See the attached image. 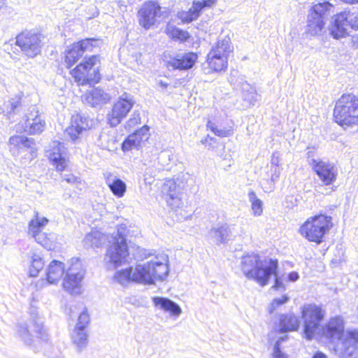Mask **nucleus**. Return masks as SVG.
I'll return each mask as SVG.
<instances>
[{
  "label": "nucleus",
  "instance_id": "13",
  "mask_svg": "<svg viewBox=\"0 0 358 358\" xmlns=\"http://www.w3.org/2000/svg\"><path fill=\"white\" fill-rule=\"evenodd\" d=\"M15 44L24 55L33 58L41 52V35L31 31H22L16 36Z\"/></svg>",
  "mask_w": 358,
  "mask_h": 358
},
{
  "label": "nucleus",
  "instance_id": "54",
  "mask_svg": "<svg viewBox=\"0 0 358 358\" xmlns=\"http://www.w3.org/2000/svg\"><path fill=\"white\" fill-rule=\"evenodd\" d=\"M288 280L290 281V282H295L299 278V273L297 272H295V271H292L291 273H289L288 274Z\"/></svg>",
  "mask_w": 358,
  "mask_h": 358
},
{
  "label": "nucleus",
  "instance_id": "31",
  "mask_svg": "<svg viewBox=\"0 0 358 358\" xmlns=\"http://www.w3.org/2000/svg\"><path fill=\"white\" fill-rule=\"evenodd\" d=\"M108 236L99 231H92L87 234L83 239V245L85 248H100L106 241Z\"/></svg>",
  "mask_w": 358,
  "mask_h": 358
},
{
  "label": "nucleus",
  "instance_id": "9",
  "mask_svg": "<svg viewBox=\"0 0 358 358\" xmlns=\"http://www.w3.org/2000/svg\"><path fill=\"white\" fill-rule=\"evenodd\" d=\"M48 223V220L41 217L36 211L34 217L29 222L28 234L35 241L48 250H52L55 247L56 236L55 234H46L42 231V229Z\"/></svg>",
  "mask_w": 358,
  "mask_h": 358
},
{
  "label": "nucleus",
  "instance_id": "16",
  "mask_svg": "<svg viewBox=\"0 0 358 358\" xmlns=\"http://www.w3.org/2000/svg\"><path fill=\"white\" fill-rule=\"evenodd\" d=\"M101 40L96 38H85L75 43L67 50L65 55V62L70 68L83 55L85 51H92L94 47L99 46Z\"/></svg>",
  "mask_w": 358,
  "mask_h": 358
},
{
  "label": "nucleus",
  "instance_id": "29",
  "mask_svg": "<svg viewBox=\"0 0 358 358\" xmlns=\"http://www.w3.org/2000/svg\"><path fill=\"white\" fill-rule=\"evenodd\" d=\"M64 264L58 260H52L46 269V280L49 284H56L64 275Z\"/></svg>",
  "mask_w": 358,
  "mask_h": 358
},
{
  "label": "nucleus",
  "instance_id": "53",
  "mask_svg": "<svg viewBox=\"0 0 358 358\" xmlns=\"http://www.w3.org/2000/svg\"><path fill=\"white\" fill-rule=\"evenodd\" d=\"M214 134L218 136H220V137H226V136H229L230 134V132L229 131H226V130H224V129H217Z\"/></svg>",
  "mask_w": 358,
  "mask_h": 358
},
{
  "label": "nucleus",
  "instance_id": "42",
  "mask_svg": "<svg viewBox=\"0 0 358 358\" xmlns=\"http://www.w3.org/2000/svg\"><path fill=\"white\" fill-rule=\"evenodd\" d=\"M17 335L27 345H30L33 343V337L30 333L28 327L25 324H19L15 327Z\"/></svg>",
  "mask_w": 358,
  "mask_h": 358
},
{
  "label": "nucleus",
  "instance_id": "25",
  "mask_svg": "<svg viewBox=\"0 0 358 358\" xmlns=\"http://www.w3.org/2000/svg\"><path fill=\"white\" fill-rule=\"evenodd\" d=\"M350 25L348 20V14L341 13L334 16L331 24L329 27L330 34L334 38L345 37L347 34V27Z\"/></svg>",
  "mask_w": 358,
  "mask_h": 358
},
{
  "label": "nucleus",
  "instance_id": "62",
  "mask_svg": "<svg viewBox=\"0 0 358 358\" xmlns=\"http://www.w3.org/2000/svg\"><path fill=\"white\" fill-rule=\"evenodd\" d=\"M159 85L163 87H167V84L164 83L163 81H160L159 82Z\"/></svg>",
  "mask_w": 358,
  "mask_h": 358
},
{
  "label": "nucleus",
  "instance_id": "46",
  "mask_svg": "<svg viewBox=\"0 0 358 358\" xmlns=\"http://www.w3.org/2000/svg\"><path fill=\"white\" fill-rule=\"evenodd\" d=\"M289 299V296L286 294L280 298L274 299L268 307V312L270 313H273L278 306L287 303Z\"/></svg>",
  "mask_w": 358,
  "mask_h": 358
},
{
  "label": "nucleus",
  "instance_id": "15",
  "mask_svg": "<svg viewBox=\"0 0 358 358\" xmlns=\"http://www.w3.org/2000/svg\"><path fill=\"white\" fill-rule=\"evenodd\" d=\"M134 103L131 95H122L107 115L108 124L113 127L117 126L130 111Z\"/></svg>",
  "mask_w": 358,
  "mask_h": 358
},
{
  "label": "nucleus",
  "instance_id": "45",
  "mask_svg": "<svg viewBox=\"0 0 358 358\" xmlns=\"http://www.w3.org/2000/svg\"><path fill=\"white\" fill-rule=\"evenodd\" d=\"M165 199L168 206H169L172 209L176 210L178 208H180L183 205L181 192L165 197Z\"/></svg>",
  "mask_w": 358,
  "mask_h": 358
},
{
  "label": "nucleus",
  "instance_id": "11",
  "mask_svg": "<svg viewBox=\"0 0 358 358\" xmlns=\"http://www.w3.org/2000/svg\"><path fill=\"white\" fill-rule=\"evenodd\" d=\"M45 121L39 114L36 106L29 108L24 115L22 120L17 126V131H22L29 134H38L41 133L45 127Z\"/></svg>",
  "mask_w": 358,
  "mask_h": 358
},
{
  "label": "nucleus",
  "instance_id": "44",
  "mask_svg": "<svg viewBox=\"0 0 358 358\" xmlns=\"http://www.w3.org/2000/svg\"><path fill=\"white\" fill-rule=\"evenodd\" d=\"M33 327L34 328V331H35L37 337L43 341L48 340V335L47 334L46 329L43 327V322L40 318H38L34 321Z\"/></svg>",
  "mask_w": 358,
  "mask_h": 358
},
{
  "label": "nucleus",
  "instance_id": "61",
  "mask_svg": "<svg viewBox=\"0 0 358 358\" xmlns=\"http://www.w3.org/2000/svg\"><path fill=\"white\" fill-rule=\"evenodd\" d=\"M208 138H210V140H214V138L213 137H210L209 136H208L203 141H201V143H206L208 141Z\"/></svg>",
  "mask_w": 358,
  "mask_h": 358
},
{
  "label": "nucleus",
  "instance_id": "19",
  "mask_svg": "<svg viewBox=\"0 0 358 358\" xmlns=\"http://www.w3.org/2000/svg\"><path fill=\"white\" fill-rule=\"evenodd\" d=\"M338 350L344 358H357L358 350V331H346L338 340Z\"/></svg>",
  "mask_w": 358,
  "mask_h": 358
},
{
  "label": "nucleus",
  "instance_id": "30",
  "mask_svg": "<svg viewBox=\"0 0 358 358\" xmlns=\"http://www.w3.org/2000/svg\"><path fill=\"white\" fill-rule=\"evenodd\" d=\"M23 107L20 97H15L4 101L0 106L1 113L6 115L8 119L14 118L15 115L20 114Z\"/></svg>",
  "mask_w": 358,
  "mask_h": 358
},
{
  "label": "nucleus",
  "instance_id": "27",
  "mask_svg": "<svg viewBox=\"0 0 358 358\" xmlns=\"http://www.w3.org/2000/svg\"><path fill=\"white\" fill-rule=\"evenodd\" d=\"M83 101L92 107L101 106L109 101L110 96L108 94L99 88H94L86 92L83 96Z\"/></svg>",
  "mask_w": 358,
  "mask_h": 358
},
{
  "label": "nucleus",
  "instance_id": "57",
  "mask_svg": "<svg viewBox=\"0 0 358 358\" xmlns=\"http://www.w3.org/2000/svg\"><path fill=\"white\" fill-rule=\"evenodd\" d=\"M279 163V158L278 157H275V154L273 155L271 162V166H278Z\"/></svg>",
  "mask_w": 358,
  "mask_h": 358
},
{
  "label": "nucleus",
  "instance_id": "12",
  "mask_svg": "<svg viewBox=\"0 0 358 358\" xmlns=\"http://www.w3.org/2000/svg\"><path fill=\"white\" fill-rule=\"evenodd\" d=\"M166 12L162 10V7L157 2L148 1L145 2L138 11V21L142 27L148 30Z\"/></svg>",
  "mask_w": 358,
  "mask_h": 358
},
{
  "label": "nucleus",
  "instance_id": "55",
  "mask_svg": "<svg viewBox=\"0 0 358 358\" xmlns=\"http://www.w3.org/2000/svg\"><path fill=\"white\" fill-rule=\"evenodd\" d=\"M351 43L354 48L358 49V33L352 36Z\"/></svg>",
  "mask_w": 358,
  "mask_h": 358
},
{
  "label": "nucleus",
  "instance_id": "41",
  "mask_svg": "<svg viewBox=\"0 0 358 358\" xmlns=\"http://www.w3.org/2000/svg\"><path fill=\"white\" fill-rule=\"evenodd\" d=\"M181 189L182 188L176 184V181L171 179L166 180L162 187V192L165 197L180 193Z\"/></svg>",
  "mask_w": 358,
  "mask_h": 358
},
{
  "label": "nucleus",
  "instance_id": "48",
  "mask_svg": "<svg viewBox=\"0 0 358 358\" xmlns=\"http://www.w3.org/2000/svg\"><path fill=\"white\" fill-rule=\"evenodd\" d=\"M141 122V117L140 114L138 112H134L129 118V120L127 122L125 127L127 129H131L138 124Z\"/></svg>",
  "mask_w": 358,
  "mask_h": 358
},
{
  "label": "nucleus",
  "instance_id": "4",
  "mask_svg": "<svg viewBox=\"0 0 358 358\" xmlns=\"http://www.w3.org/2000/svg\"><path fill=\"white\" fill-rule=\"evenodd\" d=\"M127 226L122 224L117 226L116 234L111 236V244L107 248L105 260L114 267L120 266L128 255L126 243Z\"/></svg>",
  "mask_w": 358,
  "mask_h": 358
},
{
  "label": "nucleus",
  "instance_id": "23",
  "mask_svg": "<svg viewBox=\"0 0 358 358\" xmlns=\"http://www.w3.org/2000/svg\"><path fill=\"white\" fill-rule=\"evenodd\" d=\"M344 332L343 320L339 316L331 318L323 328L324 336L331 342L338 341Z\"/></svg>",
  "mask_w": 358,
  "mask_h": 358
},
{
  "label": "nucleus",
  "instance_id": "56",
  "mask_svg": "<svg viewBox=\"0 0 358 358\" xmlns=\"http://www.w3.org/2000/svg\"><path fill=\"white\" fill-rule=\"evenodd\" d=\"M64 180L69 183H75L78 178L73 175H67L65 176Z\"/></svg>",
  "mask_w": 358,
  "mask_h": 358
},
{
  "label": "nucleus",
  "instance_id": "17",
  "mask_svg": "<svg viewBox=\"0 0 358 358\" xmlns=\"http://www.w3.org/2000/svg\"><path fill=\"white\" fill-rule=\"evenodd\" d=\"M90 315L86 308L79 315L78 322L71 332V340L78 350L85 348L88 343L87 327L90 323Z\"/></svg>",
  "mask_w": 358,
  "mask_h": 358
},
{
  "label": "nucleus",
  "instance_id": "18",
  "mask_svg": "<svg viewBox=\"0 0 358 358\" xmlns=\"http://www.w3.org/2000/svg\"><path fill=\"white\" fill-rule=\"evenodd\" d=\"M229 81L234 88L241 91L244 101L250 106H253L259 100L256 90L252 87L242 76H238V72H231Z\"/></svg>",
  "mask_w": 358,
  "mask_h": 358
},
{
  "label": "nucleus",
  "instance_id": "40",
  "mask_svg": "<svg viewBox=\"0 0 358 358\" xmlns=\"http://www.w3.org/2000/svg\"><path fill=\"white\" fill-rule=\"evenodd\" d=\"M31 264L29 269V275L31 277L37 276L39 271L44 266V262L38 254H33L31 258Z\"/></svg>",
  "mask_w": 358,
  "mask_h": 358
},
{
  "label": "nucleus",
  "instance_id": "50",
  "mask_svg": "<svg viewBox=\"0 0 358 358\" xmlns=\"http://www.w3.org/2000/svg\"><path fill=\"white\" fill-rule=\"evenodd\" d=\"M270 172L271 180L273 183H275L278 180L280 175V169L277 166H271Z\"/></svg>",
  "mask_w": 358,
  "mask_h": 358
},
{
  "label": "nucleus",
  "instance_id": "7",
  "mask_svg": "<svg viewBox=\"0 0 358 358\" xmlns=\"http://www.w3.org/2000/svg\"><path fill=\"white\" fill-rule=\"evenodd\" d=\"M331 221L330 216L324 215L310 217L301 227V234L309 241L320 243L331 227Z\"/></svg>",
  "mask_w": 358,
  "mask_h": 358
},
{
  "label": "nucleus",
  "instance_id": "34",
  "mask_svg": "<svg viewBox=\"0 0 358 358\" xmlns=\"http://www.w3.org/2000/svg\"><path fill=\"white\" fill-rule=\"evenodd\" d=\"M98 144L102 149L113 150L116 145L114 133L111 131L103 130L99 136Z\"/></svg>",
  "mask_w": 358,
  "mask_h": 358
},
{
  "label": "nucleus",
  "instance_id": "37",
  "mask_svg": "<svg viewBox=\"0 0 358 358\" xmlns=\"http://www.w3.org/2000/svg\"><path fill=\"white\" fill-rule=\"evenodd\" d=\"M107 184L113 193L117 197H122L126 191V184L120 178H108Z\"/></svg>",
  "mask_w": 358,
  "mask_h": 358
},
{
  "label": "nucleus",
  "instance_id": "49",
  "mask_svg": "<svg viewBox=\"0 0 358 358\" xmlns=\"http://www.w3.org/2000/svg\"><path fill=\"white\" fill-rule=\"evenodd\" d=\"M347 14L349 24L351 26L352 29H358V13Z\"/></svg>",
  "mask_w": 358,
  "mask_h": 358
},
{
  "label": "nucleus",
  "instance_id": "26",
  "mask_svg": "<svg viewBox=\"0 0 358 358\" xmlns=\"http://www.w3.org/2000/svg\"><path fill=\"white\" fill-rule=\"evenodd\" d=\"M87 118L80 115H73L71 118V125L66 129V132L71 137L72 141H76L79 134L83 130L89 128V122Z\"/></svg>",
  "mask_w": 358,
  "mask_h": 358
},
{
  "label": "nucleus",
  "instance_id": "58",
  "mask_svg": "<svg viewBox=\"0 0 358 358\" xmlns=\"http://www.w3.org/2000/svg\"><path fill=\"white\" fill-rule=\"evenodd\" d=\"M207 127L209 128L213 133L215 132V131L217 129L215 126V124L213 123L211 121H208V123H207Z\"/></svg>",
  "mask_w": 358,
  "mask_h": 358
},
{
  "label": "nucleus",
  "instance_id": "32",
  "mask_svg": "<svg viewBox=\"0 0 358 358\" xmlns=\"http://www.w3.org/2000/svg\"><path fill=\"white\" fill-rule=\"evenodd\" d=\"M200 4L195 3L194 1L192 7L187 10H182L178 13L177 17L181 20L182 24L190 23L196 20L200 15L201 7Z\"/></svg>",
  "mask_w": 358,
  "mask_h": 358
},
{
  "label": "nucleus",
  "instance_id": "5",
  "mask_svg": "<svg viewBox=\"0 0 358 358\" xmlns=\"http://www.w3.org/2000/svg\"><path fill=\"white\" fill-rule=\"evenodd\" d=\"M333 5L329 1L314 3L309 10L307 20V32L311 36L322 34L331 16Z\"/></svg>",
  "mask_w": 358,
  "mask_h": 358
},
{
  "label": "nucleus",
  "instance_id": "1",
  "mask_svg": "<svg viewBox=\"0 0 358 358\" xmlns=\"http://www.w3.org/2000/svg\"><path fill=\"white\" fill-rule=\"evenodd\" d=\"M168 257L162 255L143 264H138L134 269L129 267L116 272L114 278L122 285L131 282L154 285L156 280H164L169 274Z\"/></svg>",
  "mask_w": 358,
  "mask_h": 358
},
{
  "label": "nucleus",
  "instance_id": "33",
  "mask_svg": "<svg viewBox=\"0 0 358 358\" xmlns=\"http://www.w3.org/2000/svg\"><path fill=\"white\" fill-rule=\"evenodd\" d=\"M299 324L298 317L293 314L282 315L280 318V329L282 332L296 331Z\"/></svg>",
  "mask_w": 358,
  "mask_h": 358
},
{
  "label": "nucleus",
  "instance_id": "63",
  "mask_svg": "<svg viewBox=\"0 0 358 358\" xmlns=\"http://www.w3.org/2000/svg\"><path fill=\"white\" fill-rule=\"evenodd\" d=\"M4 5V1L2 0H0V9L3 7Z\"/></svg>",
  "mask_w": 358,
  "mask_h": 358
},
{
  "label": "nucleus",
  "instance_id": "52",
  "mask_svg": "<svg viewBox=\"0 0 358 358\" xmlns=\"http://www.w3.org/2000/svg\"><path fill=\"white\" fill-rule=\"evenodd\" d=\"M149 131V128L147 126H143L141 129L136 130L134 134H136L138 137H142V140L144 137L148 138V132Z\"/></svg>",
  "mask_w": 358,
  "mask_h": 358
},
{
  "label": "nucleus",
  "instance_id": "36",
  "mask_svg": "<svg viewBox=\"0 0 358 358\" xmlns=\"http://www.w3.org/2000/svg\"><path fill=\"white\" fill-rule=\"evenodd\" d=\"M232 51L230 39L225 38L219 40L215 45L213 46L209 52H214L215 55L228 58L229 53Z\"/></svg>",
  "mask_w": 358,
  "mask_h": 358
},
{
  "label": "nucleus",
  "instance_id": "59",
  "mask_svg": "<svg viewBox=\"0 0 358 358\" xmlns=\"http://www.w3.org/2000/svg\"><path fill=\"white\" fill-rule=\"evenodd\" d=\"M312 358H327L325 354L321 352H317Z\"/></svg>",
  "mask_w": 358,
  "mask_h": 358
},
{
  "label": "nucleus",
  "instance_id": "38",
  "mask_svg": "<svg viewBox=\"0 0 358 358\" xmlns=\"http://www.w3.org/2000/svg\"><path fill=\"white\" fill-rule=\"evenodd\" d=\"M166 34L173 39L180 41H186L190 37L187 31H184L171 24H168L166 28Z\"/></svg>",
  "mask_w": 358,
  "mask_h": 358
},
{
  "label": "nucleus",
  "instance_id": "21",
  "mask_svg": "<svg viewBox=\"0 0 358 358\" xmlns=\"http://www.w3.org/2000/svg\"><path fill=\"white\" fill-rule=\"evenodd\" d=\"M48 158L52 162L58 171H62L67 166L66 160V148L63 143L59 141H53L52 149L48 151Z\"/></svg>",
  "mask_w": 358,
  "mask_h": 358
},
{
  "label": "nucleus",
  "instance_id": "8",
  "mask_svg": "<svg viewBox=\"0 0 358 358\" xmlns=\"http://www.w3.org/2000/svg\"><path fill=\"white\" fill-rule=\"evenodd\" d=\"M305 338L311 340L320 329L325 310L315 304L305 305L301 311Z\"/></svg>",
  "mask_w": 358,
  "mask_h": 358
},
{
  "label": "nucleus",
  "instance_id": "43",
  "mask_svg": "<svg viewBox=\"0 0 358 358\" xmlns=\"http://www.w3.org/2000/svg\"><path fill=\"white\" fill-rule=\"evenodd\" d=\"M142 142V137H138L136 134H130L122 143V149L124 152L138 148Z\"/></svg>",
  "mask_w": 358,
  "mask_h": 358
},
{
  "label": "nucleus",
  "instance_id": "20",
  "mask_svg": "<svg viewBox=\"0 0 358 358\" xmlns=\"http://www.w3.org/2000/svg\"><path fill=\"white\" fill-rule=\"evenodd\" d=\"M78 266H80V264H77L69 268L66 270V275L64 278V288L72 294L78 292L84 275L82 271L80 270L77 271Z\"/></svg>",
  "mask_w": 358,
  "mask_h": 358
},
{
  "label": "nucleus",
  "instance_id": "47",
  "mask_svg": "<svg viewBox=\"0 0 358 358\" xmlns=\"http://www.w3.org/2000/svg\"><path fill=\"white\" fill-rule=\"evenodd\" d=\"M284 338L281 337L277 340L273 347V352L272 353L273 358H287V355L280 350V344L284 341Z\"/></svg>",
  "mask_w": 358,
  "mask_h": 358
},
{
  "label": "nucleus",
  "instance_id": "51",
  "mask_svg": "<svg viewBox=\"0 0 358 358\" xmlns=\"http://www.w3.org/2000/svg\"><path fill=\"white\" fill-rule=\"evenodd\" d=\"M195 3L200 4L201 11L205 8H210L213 5H215L217 2V0H203L202 1H194Z\"/></svg>",
  "mask_w": 358,
  "mask_h": 358
},
{
  "label": "nucleus",
  "instance_id": "24",
  "mask_svg": "<svg viewBox=\"0 0 358 358\" xmlns=\"http://www.w3.org/2000/svg\"><path fill=\"white\" fill-rule=\"evenodd\" d=\"M196 59L197 55L194 52L179 54L174 57H171L167 62V65L169 68L173 69L186 70L191 69Z\"/></svg>",
  "mask_w": 358,
  "mask_h": 358
},
{
  "label": "nucleus",
  "instance_id": "14",
  "mask_svg": "<svg viewBox=\"0 0 358 358\" xmlns=\"http://www.w3.org/2000/svg\"><path fill=\"white\" fill-rule=\"evenodd\" d=\"M10 150L13 155H22L31 161L36 157V143L33 138L25 136H13L9 139Z\"/></svg>",
  "mask_w": 358,
  "mask_h": 358
},
{
  "label": "nucleus",
  "instance_id": "22",
  "mask_svg": "<svg viewBox=\"0 0 358 358\" xmlns=\"http://www.w3.org/2000/svg\"><path fill=\"white\" fill-rule=\"evenodd\" d=\"M208 237L217 245L226 243L232 237L231 226L223 224L213 227L208 232Z\"/></svg>",
  "mask_w": 358,
  "mask_h": 358
},
{
  "label": "nucleus",
  "instance_id": "10",
  "mask_svg": "<svg viewBox=\"0 0 358 358\" xmlns=\"http://www.w3.org/2000/svg\"><path fill=\"white\" fill-rule=\"evenodd\" d=\"M306 155L313 170L325 185H331L336 180L338 171L334 163L314 158L313 153L310 151L308 152Z\"/></svg>",
  "mask_w": 358,
  "mask_h": 358
},
{
  "label": "nucleus",
  "instance_id": "6",
  "mask_svg": "<svg viewBox=\"0 0 358 358\" xmlns=\"http://www.w3.org/2000/svg\"><path fill=\"white\" fill-rule=\"evenodd\" d=\"M99 68V56L92 55L72 70L71 75L78 85L97 83L101 78Z\"/></svg>",
  "mask_w": 358,
  "mask_h": 358
},
{
  "label": "nucleus",
  "instance_id": "39",
  "mask_svg": "<svg viewBox=\"0 0 358 358\" xmlns=\"http://www.w3.org/2000/svg\"><path fill=\"white\" fill-rule=\"evenodd\" d=\"M248 199L251 203V209L253 215L260 216L263 213V202L256 195L255 192L250 190L248 192Z\"/></svg>",
  "mask_w": 358,
  "mask_h": 358
},
{
  "label": "nucleus",
  "instance_id": "35",
  "mask_svg": "<svg viewBox=\"0 0 358 358\" xmlns=\"http://www.w3.org/2000/svg\"><path fill=\"white\" fill-rule=\"evenodd\" d=\"M207 62L209 67L214 71H220L227 67L228 58L226 57L217 56L214 52H208Z\"/></svg>",
  "mask_w": 358,
  "mask_h": 358
},
{
  "label": "nucleus",
  "instance_id": "2",
  "mask_svg": "<svg viewBox=\"0 0 358 358\" xmlns=\"http://www.w3.org/2000/svg\"><path fill=\"white\" fill-rule=\"evenodd\" d=\"M278 262L277 259L264 258L261 259L257 254H248L242 257L241 269L248 280L256 281L264 287L268 282L272 275L275 276V283L272 288L277 290H285L280 277L277 275Z\"/></svg>",
  "mask_w": 358,
  "mask_h": 358
},
{
  "label": "nucleus",
  "instance_id": "28",
  "mask_svg": "<svg viewBox=\"0 0 358 358\" xmlns=\"http://www.w3.org/2000/svg\"><path fill=\"white\" fill-rule=\"evenodd\" d=\"M152 301L155 306L169 313L171 317L177 318L182 313L180 306L168 298L155 296L152 299Z\"/></svg>",
  "mask_w": 358,
  "mask_h": 358
},
{
  "label": "nucleus",
  "instance_id": "3",
  "mask_svg": "<svg viewBox=\"0 0 358 358\" xmlns=\"http://www.w3.org/2000/svg\"><path fill=\"white\" fill-rule=\"evenodd\" d=\"M334 117L342 127L358 125V98L352 94H343L336 103Z\"/></svg>",
  "mask_w": 358,
  "mask_h": 358
},
{
  "label": "nucleus",
  "instance_id": "60",
  "mask_svg": "<svg viewBox=\"0 0 358 358\" xmlns=\"http://www.w3.org/2000/svg\"><path fill=\"white\" fill-rule=\"evenodd\" d=\"M342 2L348 3V4H355L358 3V0H340Z\"/></svg>",
  "mask_w": 358,
  "mask_h": 358
}]
</instances>
